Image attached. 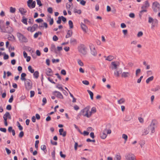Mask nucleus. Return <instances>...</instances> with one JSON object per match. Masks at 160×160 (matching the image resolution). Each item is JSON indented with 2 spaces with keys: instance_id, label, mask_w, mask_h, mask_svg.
<instances>
[{
  "instance_id": "f257e3e1",
  "label": "nucleus",
  "mask_w": 160,
  "mask_h": 160,
  "mask_svg": "<svg viewBox=\"0 0 160 160\" xmlns=\"http://www.w3.org/2000/svg\"><path fill=\"white\" fill-rule=\"evenodd\" d=\"M150 4L148 2V1H145L144 2V4L141 7L142 10L140 12L139 16L140 17H141L143 12H147L146 8H148Z\"/></svg>"
},
{
  "instance_id": "f03ea898",
  "label": "nucleus",
  "mask_w": 160,
  "mask_h": 160,
  "mask_svg": "<svg viewBox=\"0 0 160 160\" xmlns=\"http://www.w3.org/2000/svg\"><path fill=\"white\" fill-rule=\"evenodd\" d=\"M78 49L79 52L83 55H86L87 53V48L83 44H79L78 47Z\"/></svg>"
},
{
  "instance_id": "7ed1b4c3",
  "label": "nucleus",
  "mask_w": 160,
  "mask_h": 160,
  "mask_svg": "<svg viewBox=\"0 0 160 160\" xmlns=\"http://www.w3.org/2000/svg\"><path fill=\"white\" fill-rule=\"evenodd\" d=\"M17 36L21 42H28V39L21 33L18 32L17 33Z\"/></svg>"
},
{
  "instance_id": "20e7f679",
  "label": "nucleus",
  "mask_w": 160,
  "mask_h": 160,
  "mask_svg": "<svg viewBox=\"0 0 160 160\" xmlns=\"http://www.w3.org/2000/svg\"><path fill=\"white\" fill-rule=\"evenodd\" d=\"M90 108V106H87L82 110L79 113L80 115H83L84 116H86L87 118H89L88 115V112Z\"/></svg>"
},
{
  "instance_id": "39448f33",
  "label": "nucleus",
  "mask_w": 160,
  "mask_h": 160,
  "mask_svg": "<svg viewBox=\"0 0 160 160\" xmlns=\"http://www.w3.org/2000/svg\"><path fill=\"white\" fill-rule=\"evenodd\" d=\"M152 8L155 12L158 11L160 12V4L157 2H155L152 3Z\"/></svg>"
},
{
  "instance_id": "423d86ee",
  "label": "nucleus",
  "mask_w": 160,
  "mask_h": 160,
  "mask_svg": "<svg viewBox=\"0 0 160 160\" xmlns=\"http://www.w3.org/2000/svg\"><path fill=\"white\" fill-rule=\"evenodd\" d=\"M25 86L26 89L29 90L32 89V83L31 81H24Z\"/></svg>"
},
{
  "instance_id": "0eeeda50",
  "label": "nucleus",
  "mask_w": 160,
  "mask_h": 160,
  "mask_svg": "<svg viewBox=\"0 0 160 160\" xmlns=\"http://www.w3.org/2000/svg\"><path fill=\"white\" fill-rule=\"evenodd\" d=\"M89 47L91 54L94 56H96L97 53L94 45L92 44H90L89 45Z\"/></svg>"
},
{
  "instance_id": "6e6552de",
  "label": "nucleus",
  "mask_w": 160,
  "mask_h": 160,
  "mask_svg": "<svg viewBox=\"0 0 160 160\" xmlns=\"http://www.w3.org/2000/svg\"><path fill=\"white\" fill-rule=\"evenodd\" d=\"M27 5L30 8H33L35 7L36 2L35 1H33V0H28Z\"/></svg>"
},
{
  "instance_id": "1a4fd4ad",
  "label": "nucleus",
  "mask_w": 160,
  "mask_h": 160,
  "mask_svg": "<svg viewBox=\"0 0 160 160\" xmlns=\"http://www.w3.org/2000/svg\"><path fill=\"white\" fill-rule=\"evenodd\" d=\"M125 157L126 160H134L135 158L134 155L131 153L126 155Z\"/></svg>"
},
{
  "instance_id": "9d476101",
  "label": "nucleus",
  "mask_w": 160,
  "mask_h": 160,
  "mask_svg": "<svg viewBox=\"0 0 160 160\" xmlns=\"http://www.w3.org/2000/svg\"><path fill=\"white\" fill-rule=\"evenodd\" d=\"M53 94L59 98L61 99H63V95L59 91H55L53 92Z\"/></svg>"
},
{
  "instance_id": "9b49d317",
  "label": "nucleus",
  "mask_w": 160,
  "mask_h": 160,
  "mask_svg": "<svg viewBox=\"0 0 160 160\" xmlns=\"http://www.w3.org/2000/svg\"><path fill=\"white\" fill-rule=\"evenodd\" d=\"M59 132L60 135H62L63 137H65L66 136L67 132L66 131H64L63 128L60 129L59 130Z\"/></svg>"
},
{
  "instance_id": "f8f14e48",
  "label": "nucleus",
  "mask_w": 160,
  "mask_h": 160,
  "mask_svg": "<svg viewBox=\"0 0 160 160\" xmlns=\"http://www.w3.org/2000/svg\"><path fill=\"white\" fill-rule=\"evenodd\" d=\"M52 70L50 68H48L46 70V74L48 76H50L52 74Z\"/></svg>"
},
{
  "instance_id": "ddd939ff",
  "label": "nucleus",
  "mask_w": 160,
  "mask_h": 160,
  "mask_svg": "<svg viewBox=\"0 0 160 160\" xmlns=\"http://www.w3.org/2000/svg\"><path fill=\"white\" fill-rule=\"evenodd\" d=\"M130 75V73L129 72H123L122 74V77L126 78L129 77Z\"/></svg>"
},
{
  "instance_id": "4468645a",
  "label": "nucleus",
  "mask_w": 160,
  "mask_h": 160,
  "mask_svg": "<svg viewBox=\"0 0 160 160\" xmlns=\"http://www.w3.org/2000/svg\"><path fill=\"white\" fill-rule=\"evenodd\" d=\"M19 12L22 15H24L25 13L27 12V10L23 8H20L19 9Z\"/></svg>"
},
{
  "instance_id": "2eb2a0df",
  "label": "nucleus",
  "mask_w": 160,
  "mask_h": 160,
  "mask_svg": "<svg viewBox=\"0 0 160 160\" xmlns=\"http://www.w3.org/2000/svg\"><path fill=\"white\" fill-rule=\"evenodd\" d=\"M81 26L83 31L86 32L87 30L88 29L87 26L85 24L82 23L81 24Z\"/></svg>"
},
{
  "instance_id": "dca6fc26",
  "label": "nucleus",
  "mask_w": 160,
  "mask_h": 160,
  "mask_svg": "<svg viewBox=\"0 0 160 160\" xmlns=\"http://www.w3.org/2000/svg\"><path fill=\"white\" fill-rule=\"evenodd\" d=\"M72 30H69L68 31L67 34L66 36V38H68L72 36Z\"/></svg>"
},
{
  "instance_id": "f3484780",
  "label": "nucleus",
  "mask_w": 160,
  "mask_h": 160,
  "mask_svg": "<svg viewBox=\"0 0 160 160\" xmlns=\"http://www.w3.org/2000/svg\"><path fill=\"white\" fill-rule=\"evenodd\" d=\"M0 29L1 31L3 32H7L6 29L5 28V24L3 25L0 27Z\"/></svg>"
},
{
  "instance_id": "a211bd4d",
  "label": "nucleus",
  "mask_w": 160,
  "mask_h": 160,
  "mask_svg": "<svg viewBox=\"0 0 160 160\" xmlns=\"http://www.w3.org/2000/svg\"><path fill=\"white\" fill-rule=\"evenodd\" d=\"M111 127V125L110 123L107 124L106 126V128L104 129V132H106L108 129H110Z\"/></svg>"
},
{
  "instance_id": "6ab92c4d",
  "label": "nucleus",
  "mask_w": 160,
  "mask_h": 160,
  "mask_svg": "<svg viewBox=\"0 0 160 160\" xmlns=\"http://www.w3.org/2000/svg\"><path fill=\"white\" fill-rule=\"evenodd\" d=\"M88 92L90 95V98L91 100L93 99V93L89 90H87Z\"/></svg>"
},
{
  "instance_id": "aec40b11",
  "label": "nucleus",
  "mask_w": 160,
  "mask_h": 160,
  "mask_svg": "<svg viewBox=\"0 0 160 160\" xmlns=\"http://www.w3.org/2000/svg\"><path fill=\"white\" fill-rule=\"evenodd\" d=\"M33 77L36 78L37 79L39 76V72L38 71H36L35 72H33Z\"/></svg>"
},
{
  "instance_id": "412c9836",
  "label": "nucleus",
  "mask_w": 160,
  "mask_h": 160,
  "mask_svg": "<svg viewBox=\"0 0 160 160\" xmlns=\"http://www.w3.org/2000/svg\"><path fill=\"white\" fill-rule=\"evenodd\" d=\"M41 150H43L45 153H46V152H47V150L46 149V146L45 145H42L41 146Z\"/></svg>"
},
{
  "instance_id": "4be33fe9",
  "label": "nucleus",
  "mask_w": 160,
  "mask_h": 160,
  "mask_svg": "<svg viewBox=\"0 0 160 160\" xmlns=\"http://www.w3.org/2000/svg\"><path fill=\"white\" fill-rule=\"evenodd\" d=\"M70 42L72 44H76L77 40L74 38H71L70 40Z\"/></svg>"
},
{
  "instance_id": "5701e85b",
  "label": "nucleus",
  "mask_w": 160,
  "mask_h": 160,
  "mask_svg": "<svg viewBox=\"0 0 160 160\" xmlns=\"http://www.w3.org/2000/svg\"><path fill=\"white\" fill-rule=\"evenodd\" d=\"M26 76V74L24 73H22L21 75V80H26V79L25 77Z\"/></svg>"
},
{
  "instance_id": "b1692460",
  "label": "nucleus",
  "mask_w": 160,
  "mask_h": 160,
  "mask_svg": "<svg viewBox=\"0 0 160 160\" xmlns=\"http://www.w3.org/2000/svg\"><path fill=\"white\" fill-rule=\"evenodd\" d=\"M148 130H151V132L153 133L155 132V128L154 127H152L151 126H149L148 127Z\"/></svg>"
},
{
  "instance_id": "393cba45",
  "label": "nucleus",
  "mask_w": 160,
  "mask_h": 160,
  "mask_svg": "<svg viewBox=\"0 0 160 160\" xmlns=\"http://www.w3.org/2000/svg\"><path fill=\"white\" fill-rule=\"evenodd\" d=\"M125 102V99L123 98L120 99V100L118 101V103L119 104H121L124 103Z\"/></svg>"
},
{
  "instance_id": "a878e982",
  "label": "nucleus",
  "mask_w": 160,
  "mask_h": 160,
  "mask_svg": "<svg viewBox=\"0 0 160 160\" xmlns=\"http://www.w3.org/2000/svg\"><path fill=\"white\" fill-rule=\"evenodd\" d=\"M113 57L112 56L110 55L107 57L106 58V60L110 61H112L113 59Z\"/></svg>"
},
{
  "instance_id": "bb28decb",
  "label": "nucleus",
  "mask_w": 160,
  "mask_h": 160,
  "mask_svg": "<svg viewBox=\"0 0 160 160\" xmlns=\"http://www.w3.org/2000/svg\"><path fill=\"white\" fill-rule=\"evenodd\" d=\"M28 69L29 72L31 73H33L34 72V70L32 68L31 66L29 65L28 66Z\"/></svg>"
},
{
  "instance_id": "cd10ccee",
  "label": "nucleus",
  "mask_w": 160,
  "mask_h": 160,
  "mask_svg": "<svg viewBox=\"0 0 160 160\" xmlns=\"http://www.w3.org/2000/svg\"><path fill=\"white\" fill-rule=\"evenodd\" d=\"M73 12L75 13H78L79 14H81L82 12H81V10L80 9V10H77L76 8H75L74 9Z\"/></svg>"
},
{
  "instance_id": "c85d7f7f",
  "label": "nucleus",
  "mask_w": 160,
  "mask_h": 160,
  "mask_svg": "<svg viewBox=\"0 0 160 160\" xmlns=\"http://www.w3.org/2000/svg\"><path fill=\"white\" fill-rule=\"evenodd\" d=\"M51 51H54L56 53V48L54 44H52L51 45Z\"/></svg>"
},
{
  "instance_id": "c756f323",
  "label": "nucleus",
  "mask_w": 160,
  "mask_h": 160,
  "mask_svg": "<svg viewBox=\"0 0 160 160\" xmlns=\"http://www.w3.org/2000/svg\"><path fill=\"white\" fill-rule=\"evenodd\" d=\"M158 21L156 19H154V20L152 22V24L158 26Z\"/></svg>"
},
{
  "instance_id": "7c9ffc66",
  "label": "nucleus",
  "mask_w": 160,
  "mask_h": 160,
  "mask_svg": "<svg viewBox=\"0 0 160 160\" xmlns=\"http://www.w3.org/2000/svg\"><path fill=\"white\" fill-rule=\"evenodd\" d=\"M107 136V134L104 132L102 134H101L100 135L101 138L103 139H105L106 138Z\"/></svg>"
},
{
  "instance_id": "2f4dec72",
  "label": "nucleus",
  "mask_w": 160,
  "mask_h": 160,
  "mask_svg": "<svg viewBox=\"0 0 160 160\" xmlns=\"http://www.w3.org/2000/svg\"><path fill=\"white\" fill-rule=\"evenodd\" d=\"M68 24L69 27L70 28H73V22L71 20H69L68 21Z\"/></svg>"
},
{
  "instance_id": "473e14b6",
  "label": "nucleus",
  "mask_w": 160,
  "mask_h": 160,
  "mask_svg": "<svg viewBox=\"0 0 160 160\" xmlns=\"http://www.w3.org/2000/svg\"><path fill=\"white\" fill-rule=\"evenodd\" d=\"M122 138L125 140V142L127 140L128 137L126 134H123L122 135Z\"/></svg>"
},
{
  "instance_id": "72a5a7b5",
  "label": "nucleus",
  "mask_w": 160,
  "mask_h": 160,
  "mask_svg": "<svg viewBox=\"0 0 160 160\" xmlns=\"http://www.w3.org/2000/svg\"><path fill=\"white\" fill-rule=\"evenodd\" d=\"M8 39L9 40H14L15 39V37L12 35L10 36H9V37H8Z\"/></svg>"
},
{
  "instance_id": "f704fd0d",
  "label": "nucleus",
  "mask_w": 160,
  "mask_h": 160,
  "mask_svg": "<svg viewBox=\"0 0 160 160\" xmlns=\"http://www.w3.org/2000/svg\"><path fill=\"white\" fill-rule=\"evenodd\" d=\"M38 27V25L37 24H34L32 27V32L35 31L36 29Z\"/></svg>"
},
{
  "instance_id": "c9c22d12",
  "label": "nucleus",
  "mask_w": 160,
  "mask_h": 160,
  "mask_svg": "<svg viewBox=\"0 0 160 160\" xmlns=\"http://www.w3.org/2000/svg\"><path fill=\"white\" fill-rule=\"evenodd\" d=\"M24 17H23V19L22 20V22L25 25H27L28 23L27 22V18H24Z\"/></svg>"
},
{
  "instance_id": "e433bc0d",
  "label": "nucleus",
  "mask_w": 160,
  "mask_h": 160,
  "mask_svg": "<svg viewBox=\"0 0 160 160\" xmlns=\"http://www.w3.org/2000/svg\"><path fill=\"white\" fill-rule=\"evenodd\" d=\"M121 158V157L119 153L117 154L115 157V160H120Z\"/></svg>"
},
{
  "instance_id": "4c0bfd02",
  "label": "nucleus",
  "mask_w": 160,
  "mask_h": 160,
  "mask_svg": "<svg viewBox=\"0 0 160 160\" xmlns=\"http://www.w3.org/2000/svg\"><path fill=\"white\" fill-rule=\"evenodd\" d=\"M16 9L15 8L12 7H10V11L11 13H14L15 12Z\"/></svg>"
},
{
  "instance_id": "58836bf2",
  "label": "nucleus",
  "mask_w": 160,
  "mask_h": 160,
  "mask_svg": "<svg viewBox=\"0 0 160 160\" xmlns=\"http://www.w3.org/2000/svg\"><path fill=\"white\" fill-rule=\"evenodd\" d=\"M17 125L20 130H22L23 129L22 127L21 126L19 122L18 121L17 122Z\"/></svg>"
},
{
  "instance_id": "ea45409f",
  "label": "nucleus",
  "mask_w": 160,
  "mask_h": 160,
  "mask_svg": "<svg viewBox=\"0 0 160 160\" xmlns=\"http://www.w3.org/2000/svg\"><path fill=\"white\" fill-rule=\"evenodd\" d=\"M160 89V87L159 86H157V87L154 88H152L151 89V91H156Z\"/></svg>"
},
{
  "instance_id": "a19ab883",
  "label": "nucleus",
  "mask_w": 160,
  "mask_h": 160,
  "mask_svg": "<svg viewBox=\"0 0 160 160\" xmlns=\"http://www.w3.org/2000/svg\"><path fill=\"white\" fill-rule=\"evenodd\" d=\"M47 102V100L46 98H44L42 99V106H44L45 104Z\"/></svg>"
},
{
  "instance_id": "79ce46f5",
  "label": "nucleus",
  "mask_w": 160,
  "mask_h": 160,
  "mask_svg": "<svg viewBox=\"0 0 160 160\" xmlns=\"http://www.w3.org/2000/svg\"><path fill=\"white\" fill-rule=\"evenodd\" d=\"M78 64L81 66H83V63L80 60L78 59Z\"/></svg>"
},
{
  "instance_id": "37998d69",
  "label": "nucleus",
  "mask_w": 160,
  "mask_h": 160,
  "mask_svg": "<svg viewBox=\"0 0 160 160\" xmlns=\"http://www.w3.org/2000/svg\"><path fill=\"white\" fill-rule=\"evenodd\" d=\"M3 54H4L3 59L4 60H7L9 56L8 54H6L5 52H3Z\"/></svg>"
},
{
  "instance_id": "c03bdc74",
  "label": "nucleus",
  "mask_w": 160,
  "mask_h": 160,
  "mask_svg": "<svg viewBox=\"0 0 160 160\" xmlns=\"http://www.w3.org/2000/svg\"><path fill=\"white\" fill-rule=\"evenodd\" d=\"M56 88L60 89L62 91L64 90V89L60 84H58L56 86Z\"/></svg>"
},
{
  "instance_id": "a18cd8bd",
  "label": "nucleus",
  "mask_w": 160,
  "mask_h": 160,
  "mask_svg": "<svg viewBox=\"0 0 160 160\" xmlns=\"http://www.w3.org/2000/svg\"><path fill=\"white\" fill-rule=\"evenodd\" d=\"M39 143V140H36L35 141V148H36L37 150H38V144Z\"/></svg>"
},
{
  "instance_id": "49530a36",
  "label": "nucleus",
  "mask_w": 160,
  "mask_h": 160,
  "mask_svg": "<svg viewBox=\"0 0 160 160\" xmlns=\"http://www.w3.org/2000/svg\"><path fill=\"white\" fill-rule=\"evenodd\" d=\"M24 135V132L23 131H21V132H20V133L19 134L18 136H19V138H22L23 136Z\"/></svg>"
},
{
  "instance_id": "de8ad7c7",
  "label": "nucleus",
  "mask_w": 160,
  "mask_h": 160,
  "mask_svg": "<svg viewBox=\"0 0 160 160\" xmlns=\"http://www.w3.org/2000/svg\"><path fill=\"white\" fill-rule=\"evenodd\" d=\"M13 100V96L12 95L11 96L10 98L9 99L8 102L10 103H12Z\"/></svg>"
},
{
  "instance_id": "09e8293b",
  "label": "nucleus",
  "mask_w": 160,
  "mask_h": 160,
  "mask_svg": "<svg viewBox=\"0 0 160 160\" xmlns=\"http://www.w3.org/2000/svg\"><path fill=\"white\" fill-rule=\"evenodd\" d=\"M154 20V19H153L151 17H149L148 18V22L149 23H152V22H153Z\"/></svg>"
},
{
  "instance_id": "8fccbe9b",
  "label": "nucleus",
  "mask_w": 160,
  "mask_h": 160,
  "mask_svg": "<svg viewBox=\"0 0 160 160\" xmlns=\"http://www.w3.org/2000/svg\"><path fill=\"white\" fill-rule=\"evenodd\" d=\"M59 61L60 60L58 59H53L52 60V62L53 63L58 62H59Z\"/></svg>"
},
{
  "instance_id": "3c124183",
  "label": "nucleus",
  "mask_w": 160,
  "mask_h": 160,
  "mask_svg": "<svg viewBox=\"0 0 160 160\" xmlns=\"http://www.w3.org/2000/svg\"><path fill=\"white\" fill-rule=\"evenodd\" d=\"M5 114H6V116H7L8 118L9 119H11V116L9 112H6L5 113Z\"/></svg>"
},
{
  "instance_id": "603ef678",
  "label": "nucleus",
  "mask_w": 160,
  "mask_h": 160,
  "mask_svg": "<svg viewBox=\"0 0 160 160\" xmlns=\"http://www.w3.org/2000/svg\"><path fill=\"white\" fill-rule=\"evenodd\" d=\"M60 155L61 157L63 158H65L66 157L65 154H63L62 152L61 151L60 152Z\"/></svg>"
},
{
  "instance_id": "864d4df0",
  "label": "nucleus",
  "mask_w": 160,
  "mask_h": 160,
  "mask_svg": "<svg viewBox=\"0 0 160 160\" xmlns=\"http://www.w3.org/2000/svg\"><path fill=\"white\" fill-rule=\"evenodd\" d=\"M141 72V69H138L136 70V76L137 77L138 75V74L140 73Z\"/></svg>"
},
{
  "instance_id": "5fc2aeb1",
  "label": "nucleus",
  "mask_w": 160,
  "mask_h": 160,
  "mask_svg": "<svg viewBox=\"0 0 160 160\" xmlns=\"http://www.w3.org/2000/svg\"><path fill=\"white\" fill-rule=\"evenodd\" d=\"M52 8L49 7L48 8V11L50 13H52Z\"/></svg>"
},
{
  "instance_id": "6e6d98bb",
  "label": "nucleus",
  "mask_w": 160,
  "mask_h": 160,
  "mask_svg": "<svg viewBox=\"0 0 160 160\" xmlns=\"http://www.w3.org/2000/svg\"><path fill=\"white\" fill-rule=\"evenodd\" d=\"M91 112H92V113H94L96 112V108L95 107H93L91 109Z\"/></svg>"
},
{
  "instance_id": "4d7b16f0",
  "label": "nucleus",
  "mask_w": 160,
  "mask_h": 160,
  "mask_svg": "<svg viewBox=\"0 0 160 160\" xmlns=\"http://www.w3.org/2000/svg\"><path fill=\"white\" fill-rule=\"evenodd\" d=\"M58 39V38L56 35H54L52 38L53 40L55 41H57Z\"/></svg>"
},
{
  "instance_id": "13d9d810",
  "label": "nucleus",
  "mask_w": 160,
  "mask_h": 160,
  "mask_svg": "<svg viewBox=\"0 0 160 160\" xmlns=\"http://www.w3.org/2000/svg\"><path fill=\"white\" fill-rule=\"evenodd\" d=\"M61 22V17H58V19L57 21V23L58 24H60Z\"/></svg>"
},
{
  "instance_id": "bf43d9fd",
  "label": "nucleus",
  "mask_w": 160,
  "mask_h": 160,
  "mask_svg": "<svg viewBox=\"0 0 160 160\" xmlns=\"http://www.w3.org/2000/svg\"><path fill=\"white\" fill-rule=\"evenodd\" d=\"M30 97L31 98H32V97H33L34 96V94H35L34 92L33 91H30Z\"/></svg>"
},
{
  "instance_id": "052dcab7",
  "label": "nucleus",
  "mask_w": 160,
  "mask_h": 160,
  "mask_svg": "<svg viewBox=\"0 0 160 160\" xmlns=\"http://www.w3.org/2000/svg\"><path fill=\"white\" fill-rule=\"evenodd\" d=\"M86 3V2L84 0H81L80 2V4L83 6H84Z\"/></svg>"
},
{
  "instance_id": "680f3d73",
  "label": "nucleus",
  "mask_w": 160,
  "mask_h": 160,
  "mask_svg": "<svg viewBox=\"0 0 160 160\" xmlns=\"http://www.w3.org/2000/svg\"><path fill=\"white\" fill-rule=\"evenodd\" d=\"M43 21V20L41 18H38L35 21L38 23H40Z\"/></svg>"
},
{
  "instance_id": "e2e57ef3",
  "label": "nucleus",
  "mask_w": 160,
  "mask_h": 160,
  "mask_svg": "<svg viewBox=\"0 0 160 160\" xmlns=\"http://www.w3.org/2000/svg\"><path fill=\"white\" fill-rule=\"evenodd\" d=\"M0 131L4 132H6L7 130L6 128H0Z\"/></svg>"
},
{
  "instance_id": "0e129e2a",
  "label": "nucleus",
  "mask_w": 160,
  "mask_h": 160,
  "mask_svg": "<svg viewBox=\"0 0 160 160\" xmlns=\"http://www.w3.org/2000/svg\"><path fill=\"white\" fill-rule=\"evenodd\" d=\"M34 22V20L32 18H29L28 22L30 24H32Z\"/></svg>"
},
{
  "instance_id": "69168bd1",
  "label": "nucleus",
  "mask_w": 160,
  "mask_h": 160,
  "mask_svg": "<svg viewBox=\"0 0 160 160\" xmlns=\"http://www.w3.org/2000/svg\"><path fill=\"white\" fill-rule=\"evenodd\" d=\"M155 125V120H152L151 124L149 126H151L152 127H154Z\"/></svg>"
},
{
  "instance_id": "338daca9",
  "label": "nucleus",
  "mask_w": 160,
  "mask_h": 160,
  "mask_svg": "<svg viewBox=\"0 0 160 160\" xmlns=\"http://www.w3.org/2000/svg\"><path fill=\"white\" fill-rule=\"evenodd\" d=\"M12 109V106L10 105H8L6 107V109L8 110H10Z\"/></svg>"
},
{
  "instance_id": "774afa93",
  "label": "nucleus",
  "mask_w": 160,
  "mask_h": 160,
  "mask_svg": "<svg viewBox=\"0 0 160 160\" xmlns=\"http://www.w3.org/2000/svg\"><path fill=\"white\" fill-rule=\"evenodd\" d=\"M5 149L8 154L9 155L11 153V151L8 148H6Z\"/></svg>"
}]
</instances>
